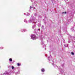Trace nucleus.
I'll list each match as a JSON object with an SVG mask.
<instances>
[{
	"label": "nucleus",
	"instance_id": "obj_1",
	"mask_svg": "<svg viewBox=\"0 0 75 75\" xmlns=\"http://www.w3.org/2000/svg\"><path fill=\"white\" fill-rule=\"evenodd\" d=\"M35 19L34 17V16H32L29 21V23H32L33 25V26H32V28L33 29H35V28L36 27V23L34 22Z\"/></svg>",
	"mask_w": 75,
	"mask_h": 75
},
{
	"label": "nucleus",
	"instance_id": "obj_2",
	"mask_svg": "<svg viewBox=\"0 0 75 75\" xmlns=\"http://www.w3.org/2000/svg\"><path fill=\"white\" fill-rule=\"evenodd\" d=\"M31 38L32 40H35V35H32L31 36Z\"/></svg>",
	"mask_w": 75,
	"mask_h": 75
},
{
	"label": "nucleus",
	"instance_id": "obj_3",
	"mask_svg": "<svg viewBox=\"0 0 75 75\" xmlns=\"http://www.w3.org/2000/svg\"><path fill=\"white\" fill-rule=\"evenodd\" d=\"M52 58V56L51 55H50V57H48V60H50Z\"/></svg>",
	"mask_w": 75,
	"mask_h": 75
},
{
	"label": "nucleus",
	"instance_id": "obj_4",
	"mask_svg": "<svg viewBox=\"0 0 75 75\" xmlns=\"http://www.w3.org/2000/svg\"><path fill=\"white\" fill-rule=\"evenodd\" d=\"M41 44L43 45V47H44V46L45 47V45H44V44L43 43V42H42V41H41Z\"/></svg>",
	"mask_w": 75,
	"mask_h": 75
},
{
	"label": "nucleus",
	"instance_id": "obj_5",
	"mask_svg": "<svg viewBox=\"0 0 75 75\" xmlns=\"http://www.w3.org/2000/svg\"><path fill=\"white\" fill-rule=\"evenodd\" d=\"M39 31H40V29H36V31H35V32H36V33H38Z\"/></svg>",
	"mask_w": 75,
	"mask_h": 75
},
{
	"label": "nucleus",
	"instance_id": "obj_6",
	"mask_svg": "<svg viewBox=\"0 0 75 75\" xmlns=\"http://www.w3.org/2000/svg\"><path fill=\"white\" fill-rule=\"evenodd\" d=\"M25 15H26V16H27L30 15V14H29V13H25Z\"/></svg>",
	"mask_w": 75,
	"mask_h": 75
},
{
	"label": "nucleus",
	"instance_id": "obj_7",
	"mask_svg": "<svg viewBox=\"0 0 75 75\" xmlns=\"http://www.w3.org/2000/svg\"><path fill=\"white\" fill-rule=\"evenodd\" d=\"M42 72H44L45 71V70L44 69H42L41 70Z\"/></svg>",
	"mask_w": 75,
	"mask_h": 75
},
{
	"label": "nucleus",
	"instance_id": "obj_8",
	"mask_svg": "<svg viewBox=\"0 0 75 75\" xmlns=\"http://www.w3.org/2000/svg\"><path fill=\"white\" fill-rule=\"evenodd\" d=\"M38 27H41V23H40L38 24Z\"/></svg>",
	"mask_w": 75,
	"mask_h": 75
},
{
	"label": "nucleus",
	"instance_id": "obj_9",
	"mask_svg": "<svg viewBox=\"0 0 75 75\" xmlns=\"http://www.w3.org/2000/svg\"><path fill=\"white\" fill-rule=\"evenodd\" d=\"M26 31V30L23 29V30H22V31L23 32H25V31Z\"/></svg>",
	"mask_w": 75,
	"mask_h": 75
},
{
	"label": "nucleus",
	"instance_id": "obj_10",
	"mask_svg": "<svg viewBox=\"0 0 75 75\" xmlns=\"http://www.w3.org/2000/svg\"><path fill=\"white\" fill-rule=\"evenodd\" d=\"M9 61H11V62L12 61V59H11V58H10V59H9Z\"/></svg>",
	"mask_w": 75,
	"mask_h": 75
},
{
	"label": "nucleus",
	"instance_id": "obj_11",
	"mask_svg": "<svg viewBox=\"0 0 75 75\" xmlns=\"http://www.w3.org/2000/svg\"><path fill=\"white\" fill-rule=\"evenodd\" d=\"M33 6L32 5L31 6H30V8H33Z\"/></svg>",
	"mask_w": 75,
	"mask_h": 75
},
{
	"label": "nucleus",
	"instance_id": "obj_12",
	"mask_svg": "<svg viewBox=\"0 0 75 75\" xmlns=\"http://www.w3.org/2000/svg\"><path fill=\"white\" fill-rule=\"evenodd\" d=\"M24 22H25V23H27V21H26V20H25L24 21Z\"/></svg>",
	"mask_w": 75,
	"mask_h": 75
},
{
	"label": "nucleus",
	"instance_id": "obj_13",
	"mask_svg": "<svg viewBox=\"0 0 75 75\" xmlns=\"http://www.w3.org/2000/svg\"><path fill=\"white\" fill-rule=\"evenodd\" d=\"M20 63H18V66H20Z\"/></svg>",
	"mask_w": 75,
	"mask_h": 75
},
{
	"label": "nucleus",
	"instance_id": "obj_14",
	"mask_svg": "<svg viewBox=\"0 0 75 75\" xmlns=\"http://www.w3.org/2000/svg\"><path fill=\"white\" fill-rule=\"evenodd\" d=\"M71 54H72V55H74V52H71Z\"/></svg>",
	"mask_w": 75,
	"mask_h": 75
},
{
	"label": "nucleus",
	"instance_id": "obj_15",
	"mask_svg": "<svg viewBox=\"0 0 75 75\" xmlns=\"http://www.w3.org/2000/svg\"><path fill=\"white\" fill-rule=\"evenodd\" d=\"M3 48L2 47H0V49H3Z\"/></svg>",
	"mask_w": 75,
	"mask_h": 75
},
{
	"label": "nucleus",
	"instance_id": "obj_16",
	"mask_svg": "<svg viewBox=\"0 0 75 75\" xmlns=\"http://www.w3.org/2000/svg\"><path fill=\"white\" fill-rule=\"evenodd\" d=\"M14 68V67H13H13H12V69H13Z\"/></svg>",
	"mask_w": 75,
	"mask_h": 75
},
{
	"label": "nucleus",
	"instance_id": "obj_17",
	"mask_svg": "<svg viewBox=\"0 0 75 75\" xmlns=\"http://www.w3.org/2000/svg\"><path fill=\"white\" fill-rule=\"evenodd\" d=\"M34 0H31V1L32 2H33V1Z\"/></svg>",
	"mask_w": 75,
	"mask_h": 75
},
{
	"label": "nucleus",
	"instance_id": "obj_18",
	"mask_svg": "<svg viewBox=\"0 0 75 75\" xmlns=\"http://www.w3.org/2000/svg\"><path fill=\"white\" fill-rule=\"evenodd\" d=\"M42 27L43 28H44V26L43 25H42Z\"/></svg>",
	"mask_w": 75,
	"mask_h": 75
},
{
	"label": "nucleus",
	"instance_id": "obj_19",
	"mask_svg": "<svg viewBox=\"0 0 75 75\" xmlns=\"http://www.w3.org/2000/svg\"><path fill=\"white\" fill-rule=\"evenodd\" d=\"M66 13H67V12H64V13H65V14H66Z\"/></svg>",
	"mask_w": 75,
	"mask_h": 75
},
{
	"label": "nucleus",
	"instance_id": "obj_20",
	"mask_svg": "<svg viewBox=\"0 0 75 75\" xmlns=\"http://www.w3.org/2000/svg\"><path fill=\"white\" fill-rule=\"evenodd\" d=\"M65 45H64V46L65 47H66V46H65Z\"/></svg>",
	"mask_w": 75,
	"mask_h": 75
},
{
	"label": "nucleus",
	"instance_id": "obj_21",
	"mask_svg": "<svg viewBox=\"0 0 75 75\" xmlns=\"http://www.w3.org/2000/svg\"><path fill=\"white\" fill-rule=\"evenodd\" d=\"M62 13V14H64V12H63Z\"/></svg>",
	"mask_w": 75,
	"mask_h": 75
},
{
	"label": "nucleus",
	"instance_id": "obj_22",
	"mask_svg": "<svg viewBox=\"0 0 75 75\" xmlns=\"http://www.w3.org/2000/svg\"><path fill=\"white\" fill-rule=\"evenodd\" d=\"M34 9H35V8H34Z\"/></svg>",
	"mask_w": 75,
	"mask_h": 75
},
{
	"label": "nucleus",
	"instance_id": "obj_23",
	"mask_svg": "<svg viewBox=\"0 0 75 75\" xmlns=\"http://www.w3.org/2000/svg\"><path fill=\"white\" fill-rule=\"evenodd\" d=\"M71 30H72V29H71Z\"/></svg>",
	"mask_w": 75,
	"mask_h": 75
},
{
	"label": "nucleus",
	"instance_id": "obj_24",
	"mask_svg": "<svg viewBox=\"0 0 75 75\" xmlns=\"http://www.w3.org/2000/svg\"><path fill=\"white\" fill-rule=\"evenodd\" d=\"M74 26H75V25H74Z\"/></svg>",
	"mask_w": 75,
	"mask_h": 75
},
{
	"label": "nucleus",
	"instance_id": "obj_25",
	"mask_svg": "<svg viewBox=\"0 0 75 75\" xmlns=\"http://www.w3.org/2000/svg\"><path fill=\"white\" fill-rule=\"evenodd\" d=\"M53 64H52V65H53Z\"/></svg>",
	"mask_w": 75,
	"mask_h": 75
}]
</instances>
